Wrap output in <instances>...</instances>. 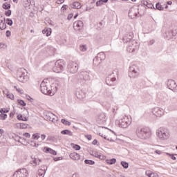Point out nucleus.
<instances>
[{"label":"nucleus","mask_w":177,"mask_h":177,"mask_svg":"<svg viewBox=\"0 0 177 177\" xmlns=\"http://www.w3.org/2000/svg\"><path fill=\"white\" fill-rule=\"evenodd\" d=\"M133 32L126 33L123 37L124 44H128V42H129L127 48V52H129V53L135 52V50L139 48V46H136L138 45L136 41L133 40Z\"/></svg>","instance_id":"nucleus-1"},{"label":"nucleus","mask_w":177,"mask_h":177,"mask_svg":"<svg viewBox=\"0 0 177 177\" xmlns=\"http://www.w3.org/2000/svg\"><path fill=\"white\" fill-rule=\"evenodd\" d=\"M136 133L140 139L146 140L151 136V132L148 127H138Z\"/></svg>","instance_id":"nucleus-2"},{"label":"nucleus","mask_w":177,"mask_h":177,"mask_svg":"<svg viewBox=\"0 0 177 177\" xmlns=\"http://www.w3.org/2000/svg\"><path fill=\"white\" fill-rule=\"evenodd\" d=\"M132 124V118L131 116L124 115L120 120H115V124L120 128H128Z\"/></svg>","instance_id":"nucleus-3"},{"label":"nucleus","mask_w":177,"mask_h":177,"mask_svg":"<svg viewBox=\"0 0 177 177\" xmlns=\"http://www.w3.org/2000/svg\"><path fill=\"white\" fill-rule=\"evenodd\" d=\"M40 90L44 95H48L49 96H53V95H55V92L52 91L50 84L45 80L41 82L40 84Z\"/></svg>","instance_id":"nucleus-4"},{"label":"nucleus","mask_w":177,"mask_h":177,"mask_svg":"<svg viewBox=\"0 0 177 177\" xmlns=\"http://www.w3.org/2000/svg\"><path fill=\"white\" fill-rule=\"evenodd\" d=\"M17 79L19 82H27L28 81V75H27V70L25 68H19L17 73Z\"/></svg>","instance_id":"nucleus-5"},{"label":"nucleus","mask_w":177,"mask_h":177,"mask_svg":"<svg viewBox=\"0 0 177 177\" xmlns=\"http://www.w3.org/2000/svg\"><path fill=\"white\" fill-rule=\"evenodd\" d=\"M156 136L161 140H165L169 138V130L164 127H160L156 131Z\"/></svg>","instance_id":"nucleus-6"},{"label":"nucleus","mask_w":177,"mask_h":177,"mask_svg":"<svg viewBox=\"0 0 177 177\" xmlns=\"http://www.w3.org/2000/svg\"><path fill=\"white\" fill-rule=\"evenodd\" d=\"M66 68V62L63 59H58L55 62L53 68L54 73H62Z\"/></svg>","instance_id":"nucleus-7"},{"label":"nucleus","mask_w":177,"mask_h":177,"mask_svg":"<svg viewBox=\"0 0 177 177\" xmlns=\"http://www.w3.org/2000/svg\"><path fill=\"white\" fill-rule=\"evenodd\" d=\"M129 77L130 78H138L139 77V67L136 65H131L129 68Z\"/></svg>","instance_id":"nucleus-8"},{"label":"nucleus","mask_w":177,"mask_h":177,"mask_svg":"<svg viewBox=\"0 0 177 177\" xmlns=\"http://www.w3.org/2000/svg\"><path fill=\"white\" fill-rule=\"evenodd\" d=\"M79 80L82 82L83 84H85V82H88L89 80H91V77H89V72L86 71H82L78 73Z\"/></svg>","instance_id":"nucleus-9"},{"label":"nucleus","mask_w":177,"mask_h":177,"mask_svg":"<svg viewBox=\"0 0 177 177\" xmlns=\"http://www.w3.org/2000/svg\"><path fill=\"white\" fill-rule=\"evenodd\" d=\"M165 85L167 86V88H168V89H170V91H172L173 92H176L177 84L175 80L169 79L165 82Z\"/></svg>","instance_id":"nucleus-10"},{"label":"nucleus","mask_w":177,"mask_h":177,"mask_svg":"<svg viewBox=\"0 0 177 177\" xmlns=\"http://www.w3.org/2000/svg\"><path fill=\"white\" fill-rule=\"evenodd\" d=\"M68 71L71 74H75L77 71H78V64L77 62H74L71 61L68 64Z\"/></svg>","instance_id":"nucleus-11"},{"label":"nucleus","mask_w":177,"mask_h":177,"mask_svg":"<svg viewBox=\"0 0 177 177\" xmlns=\"http://www.w3.org/2000/svg\"><path fill=\"white\" fill-rule=\"evenodd\" d=\"M28 176V171L26 168L19 169L14 174L13 177H27Z\"/></svg>","instance_id":"nucleus-12"},{"label":"nucleus","mask_w":177,"mask_h":177,"mask_svg":"<svg viewBox=\"0 0 177 177\" xmlns=\"http://www.w3.org/2000/svg\"><path fill=\"white\" fill-rule=\"evenodd\" d=\"M139 14V9L132 7L129 10V17H131V19H135L136 17H138V15Z\"/></svg>","instance_id":"nucleus-13"},{"label":"nucleus","mask_w":177,"mask_h":177,"mask_svg":"<svg viewBox=\"0 0 177 177\" xmlns=\"http://www.w3.org/2000/svg\"><path fill=\"white\" fill-rule=\"evenodd\" d=\"M152 114L156 117H162L164 115V109L156 107L152 109Z\"/></svg>","instance_id":"nucleus-14"},{"label":"nucleus","mask_w":177,"mask_h":177,"mask_svg":"<svg viewBox=\"0 0 177 177\" xmlns=\"http://www.w3.org/2000/svg\"><path fill=\"white\" fill-rule=\"evenodd\" d=\"M107 120V118H106V113H100L97 118V122L100 124V125H103V124H106V121Z\"/></svg>","instance_id":"nucleus-15"},{"label":"nucleus","mask_w":177,"mask_h":177,"mask_svg":"<svg viewBox=\"0 0 177 177\" xmlns=\"http://www.w3.org/2000/svg\"><path fill=\"white\" fill-rule=\"evenodd\" d=\"M44 119L48 120V121H52V122H55L56 120L55 119V114L52 112H45L44 113Z\"/></svg>","instance_id":"nucleus-16"},{"label":"nucleus","mask_w":177,"mask_h":177,"mask_svg":"<svg viewBox=\"0 0 177 177\" xmlns=\"http://www.w3.org/2000/svg\"><path fill=\"white\" fill-rule=\"evenodd\" d=\"M117 80L115 77L113 76V75H109L105 79V82L106 85H109V86H113V82Z\"/></svg>","instance_id":"nucleus-17"},{"label":"nucleus","mask_w":177,"mask_h":177,"mask_svg":"<svg viewBox=\"0 0 177 177\" xmlns=\"http://www.w3.org/2000/svg\"><path fill=\"white\" fill-rule=\"evenodd\" d=\"M82 27H84V22L82 21H77L73 23V28L76 31H80Z\"/></svg>","instance_id":"nucleus-18"},{"label":"nucleus","mask_w":177,"mask_h":177,"mask_svg":"<svg viewBox=\"0 0 177 177\" xmlns=\"http://www.w3.org/2000/svg\"><path fill=\"white\" fill-rule=\"evenodd\" d=\"M70 158L71 160H73L74 161H78L79 160H81V155H80L77 152H73L69 155Z\"/></svg>","instance_id":"nucleus-19"},{"label":"nucleus","mask_w":177,"mask_h":177,"mask_svg":"<svg viewBox=\"0 0 177 177\" xmlns=\"http://www.w3.org/2000/svg\"><path fill=\"white\" fill-rule=\"evenodd\" d=\"M23 5L24 8H28V6H34L35 1L34 0H24Z\"/></svg>","instance_id":"nucleus-20"},{"label":"nucleus","mask_w":177,"mask_h":177,"mask_svg":"<svg viewBox=\"0 0 177 177\" xmlns=\"http://www.w3.org/2000/svg\"><path fill=\"white\" fill-rule=\"evenodd\" d=\"M44 153H49V154H52L53 156H56V154H57V152H56V151L48 147H44Z\"/></svg>","instance_id":"nucleus-21"},{"label":"nucleus","mask_w":177,"mask_h":177,"mask_svg":"<svg viewBox=\"0 0 177 177\" xmlns=\"http://www.w3.org/2000/svg\"><path fill=\"white\" fill-rule=\"evenodd\" d=\"M48 169V167L46 166L42 167L41 169L38 171V175L39 176H45V174H46V171Z\"/></svg>","instance_id":"nucleus-22"},{"label":"nucleus","mask_w":177,"mask_h":177,"mask_svg":"<svg viewBox=\"0 0 177 177\" xmlns=\"http://www.w3.org/2000/svg\"><path fill=\"white\" fill-rule=\"evenodd\" d=\"M76 96L77 99H80L81 100L84 99V97H85V93H84V91H82V90L78 89L76 91Z\"/></svg>","instance_id":"nucleus-23"},{"label":"nucleus","mask_w":177,"mask_h":177,"mask_svg":"<svg viewBox=\"0 0 177 177\" xmlns=\"http://www.w3.org/2000/svg\"><path fill=\"white\" fill-rule=\"evenodd\" d=\"M165 35L167 39H172V38L176 35V33L174 32L172 30H169L165 32Z\"/></svg>","instance_id":"nucleus-24"},{"label":"nucleus","mask_w":177,"mask_h":177,"mask_svg":"<svg viewBox=\"0 0 177 177\" xmlns=\"http://www.w3.org/2000/svg\"><path fill=\"white\" fill-rule=\"evenodd\" d=\"M57 139H59V136H48L47 138V141L54 142V143H57Z\"/></svg>","instance_id":"nucleus-25"},{"label":"nucleus","mask_w":177,"mask_h":177,"mask_svg":"<svg viewBox=\"0 0 177 177\" xmlns=\"http://www.w3.org/2000/svg\"><path fill=\"white\" fill-rule=\"evenodd\" d=\"M71 8H72V9H81L82 8L81 3L78 1H75L72 3V5L71 6Z\"/></svg>","instance_id":"nucleus-26"},{"label":"nucleus","mask_w":177,"mask_h":177,"mask_svg":"<svg viewBox=\"0 0 177 177\" xmlns=\"http://www.w3.org/2000/svg\"><path fill=\"white\" fill-rule=\"evenodd\" d=\"M100 63H102V61L97 57H95L93 59V64L95 67H99V66H100Z\"/></svg>","instance_id":"nucleus-27"},{"label":"nucleus","mask_w":177,"mask_h":177,"mask_svg":"<svg viewBox=\"0 0 177 177\" xmlns=\"http://www.w3.org/2000/svg\"><path fill=\"white\" fill-rule=\"evenodd\" d=\"M96 57L102 62V60H104V59H106V55L104 52H100L97 55Z\"/></svg>","instance_id":"nucleus-28"},{"label":"nucleus","mask_w":177,"mask_h":177,"mask_svg":"<svg viewBox=\"0 0 177 177\" xmlns=\"http://www.w3.org/2000/svg\"><path fill=\"white\" fill-rule=\"evenodd\" d=\"M62 135H68V136H73V133L68 129L62 130L61 131Z\"/></svg>","instance_id":"nucleus-29"},{"label":"nucleus","mask_w":177,"mask_h":177,"mask_svg":"<svg viewBox=\"0 0 177 177\" xmlns=\"http://www.w3.org/2000/svg\"><path fill=\"white\" fill-rule=\"evenodd\" d=\"M31 159L32 160L31 161V164H33V167H37V165H39V162H38V159H37V158L31 156Z\"/></svg>","instance_id":"nucleus-30"},{"label":"nucleus","mask_w":177,"mask_h":177,"mask_svg":"<svg viewBox=\"0 0 177 177\" xmlns=\"http://www.w3.org/2000/svg\"><path fill=\"white\" fill-rule=\"evenodd\" d=\"M109 2V0H99L96 2L95 5L96 6H102L104 3H107Z\"/></svg>","instance_id":"nucleus-31"},{"label":"nucleus","mask_w":177,"mask_h":177,"mask_svg":"<svg viewBox=\"0 0 177 177\" xmlns=\"http://www.w3.org/2000/svg\"><path fill=\"white\" fill-rule=\"evenodd\" d=\"M43 34H46V37H49L50 34H52V29L51 28H47L46 30H42Z\"/></svg>","instance_id":"nucleus-32"},{"label":"nucleus","mask_w":177,"mask_h":177,"mask_svg":"<svg viewBox=\"0 0 177 177\" xmlns=\"http://www.w3.org/2000/svg\"><path fill=\"white\" fill-rule=\"evenodd\" d=\"M106 164H109V165H113V164H115L117 162V159L116 158H112L110 160H106Z\"/></svg>","instance_id":"nucleus-33"},{"label":"nucleus","mask_w":177,"mask_h":177,"mask_svg":"<svg viewBox=\"0 0 177 177\" xmlns=\"http://www.w3.org/2000/svg\"><path fill=\"white\" fill-rule=\"evenodd\" d=\"M120 164L124 169H128V168H129V164L125 161H121Z\"/></svg>","instance_id":"nucleus-34"},{"label":"nucleus","mask_w":177,"mask_h":177,"mask_svg":"<svg viewBox=\"0 0 177 177\" xmlns=\"http://www.w3.org/2000/svg\"><path fill=\"white\" fill-rule=\"evenodd\" d=\"M2 8H3V9L8 10L10 8V3L6 2L3 4Z\"/></svg>","instance_id":"nucleus-35"},{"label":"nucleus","mask_w":177,"mask_h":177,"mask_svg":"<svg viewBox=\"0 0 177 177\" xmlns=\"http://www.w3.org/2000/svg\"><path fill=\"white\" fill-rule=\"evenodd\" d=\"M18 128H20V129H26V128H28V124L26 123H21L20 126H17Z\"/></svg>","instance_id":"nucleus-36"},{"label":"nucleus","mask_w":177,"mask_h":177,"mask_svg":"<svg viewBox=\"0 0 177 177\" xmlns=\"http://www.w3.org/2000/svg\"><path fill=\"white\" fill-rule=\"evenodd\" d=\"M17 118L19 121H27V118H23V115L21 114L17 115Z\"/></svg>","instance_id":"nucleus-37"},{"label":"nucleus","mask_w":177,"mask_h":177,"mask_svg":"<svg viewBox=\"0 0 177 177\" xmlns=\"http://www.w3.org/2000/svg\"><path fill=\"white\" fill-rule=\"evenodd\" d=\"M84 163L85 164H87L88 165H95V161L92 160H88V159H86L84 160Z\"/></svg>","instance_id":"nucleus-38"},{"label":"nucleus","mask_w":177,"mask_h":177,"mask_svg":"<svg viewBox=\"0 0 177 177\" xmlns=\"http://www.w3.org/2000/svg\"><path fill=\"white\" fill-rule=\"evenodd\" d=\"M6 143V138H5V136L0 134V144Z\"/></svg>","instance_id":"nucleus-39"},{"label":"nucleus","mask_w":177,"mask_h":177,"mask_svg":"<svg viewBox=\"0 0 177 177\" xmlns=\"http://www.w3.org/2000/svg\"><path fill=\"white\" fill-rule=\"evenodd\" d=\"M156 9H157L158 10H164V8L160 3H157L156 4Z\"/></svg>","instance_id":"nucleus-40"},{"label":"nucleus","mask_w":177,"mask_h":177,"mask_svg":"<svg viewBox=\"0 0 177 177\" xmlns=\"http://www.w3.org/2000/svg\"><path fill=\"white\" fill-rule=\"evenodd\" d=\"M32 139H34V140H38L39 139V133L32 134Z\"/></svg>","instance_id":"nucleus-41"},{"label":"nucleus","mask_w":177,"mask_h":177,"mask_svg":"<svg viewBox=\"0 0 177 177\" xmlns=\"http://www.w3.org/2000/svg\"><path fill=\"white\" fill-rule=\"evenodd\" d=\"M61 122H62V124H64V125H68V127L71 125V123L66 119H62Z\"/></svg>","instance_id":"nucleus-42"},{"label":"nucleus","mask_w":177,"mask_h":177,"mask_svg":"<svg viewBox=\"0 0 177 177\" xmlns=\"http://www.w3.org/2000/svg\"><path fill=\"white\" fill-rule=\"evenodd\" d=\"M71 145L72 146L73 149H74L75 150H81V146L72 143Z\"/></svg>","instance_id":"nucleus-43"},{"label":"nucleus","mask_w":177,"mask_h":177,"mask_svg":"<svg viewBox=\"0 0 177 177\" xmlns=\"http://www.w3.org/2000/svg\"><path fill=\"white\" fill-rule=\"evenodd\" d=\"M15 142H19V143H21V141H20V139H22L21 137L19 136H15L14 138ZM23 140H26V139L23 138Z\"/></svg>","instance_id":"nucleus-44"},{"label":"nucleus","mask_w":177,"mask_h":177,"mask_svg":"<svg viewBox=\"0 0 177 177\" xmlns=\"http://www.w3.org/2000/svg\"><path fill=\"white\" fill-rule=\"evenodd\" d=\"M6 23L8 24V26H13V21L9 18L6 19Z\"/></svg>","instance_id":"nucleus-45"},{"label":"nucleus","mask_w":177,"mask_h":177,"mask_svg":"<svg viewBox=\"0 0 177 177\" xmlns=\"http://www.w3.org/2000/svg\"><path fill=\"white\" fill-rule=\"evenodd\" d=\"M17 102L19 103V104H20L21 106H27V104L26 103V102H24V100H17Z\"/></svg>","instance_id":"nucleus-46"},{"label":"nucleus","mask_w":177,"mask_h":177,"mask_svg":"<svg viewBox=\"0 0 177 177\" xmlns=\"http://www.w3.org/2000/svg\"><path fill=\"white\" fill-rule=\"evenodd\" d=\"M167 156H168L169 157H170V158L171 160H176V157H175V154H172V153H166Z\"/></svg>","instance_id":"nucleus-47"},{"label":"nucleus","mask_w":177,"mask_h":177,"mask_svg":"<svg viewBox=\"0 0 177 177\" xmlns=\"http://www.w3.org/2000/svg\"><path fill=\"white\" fill-rule=\"evenodd\" d=\"M6 28V22L0 24V30H5Z\"/></svg>","instance_id":"nucleus-48"},{"label":"nucleus","mask_w":177,"mask_h":177,"mask_svg":"<svg viewBox=\"0 0 177 177\" xmlns=\"http://www.w3.org/2000/svg\"><path fill=\"white\" fill-rule=\"evenodd\" d=\"M0 113H1V114H6V113H9V109H1Z\"/></svg>","instance_id":"nucleus-49"},{"label":"nucleus","mask_w":177,"mask_h":177,"mask_svg":"<svg viewBox=\"0 0 177 177\" xmlns=\"http://www.w3.org/2000/svg\"><path fill=\"white\" fill-rule=\"evenodd\" d=\"M5 17L3 15H0V24H2V23H5Z\"/></svg>","instance_id":"nucleus-50"},{"label":"nucleus","mask_w":177,"mask_h":177,"mask_svg":"<svg viewBox=\"0 0 177 177\" xmlns=\"http://www.w3.org/2000/svg\"><path fill=\"white\" fill-rule=\"evenodd\" d=\"M0 117L1 120H6V118H8V115L6 113H1Z\"/></svg>","instance_id":"nucleus-51"},{"label":"nucleus","mask_w":177,"mask_h":177,"mask_svg":"<svg viewBox=\"0 0 177 177\" xmlns=\"http://www.w3.org/2000/svg\"><path fill=\"white\" fill-rule=\"evenodd\" d=\"M5 15L8 17H10L12 15V10L8 9L7 11L5 12Z\"/></svg>","instance_id":"nucleus-52"},{"label":"nucleus","mask_w":177,"mask_h":177,"mask_svg":"<svg viewBox=\"0 0 177 177\" xmlns=\"http://www.w3.org/2000/svg\"><path fill=\"white\" fill-rule=\"evenodd\" d=\"M80 50L82 52H85L86 50V45L80 46Z\"/></svg>","instance_id":"nucleus-53"},{"label":"nucleus","mask_w":177,"mask_h":177,"mask_svg":"<svg viewBox=\"0 0 177 177\" xmlns=\"http://www.w3.org/2000/svg\"><path fill=\"white\" fill-rule=\"evenodd\" d=\"M7 97H8V99H11V100H13L15 99V95L12 93H10L7 95Z\"/></svg>","instance_id":"nucleus-54"},{"label":"nucleus","mask_w":177,"mask_h":177,"mask_svg":"<svg viewBox=\"0 0 177 177\" xmlns=\"http://www.w3.org/2000/svg\"><path fill=\"white\" fill-rule=\"evenodd\" d=\"M15 89H16V91L17 92H19V93H23V89L20 88H17V86H14Z\"/></svg>","instance_id":"nucleus-55"},{"label":"nucleus","mask_w":177,"mask_h":177,"mask_svg":"<svg viewBox=\"0 0 177 177\" xmlns=\"http://www.w3.org/2000/svg\"><path fill=\"white\" fill-rule=\"evenodd\" d=\"M85 138L88 140H92V136L91 135H85Z\"/></svg>","instance_id":"nucleus-56"},{"label":"nucleus","mask_w":177,"mask_h":177,"mask_svg":"<svg viewBox=\"0 0 177 177\" xmlns=\"http://www.w3.org/2000/svg\"><path fill=\"white\" fill-rule=\"evenodd\" d=\"M23 136H25V138H31V135L30 134V133H24Z\"/></svg>","instance_id":"nucleus-57"},{"label":"nucleus","mask_w":177,"mask_h":177,"mask_svg":"<svg viewBox=\"0 0 177 177\" xmlns=\"http://www.w3.org/2000/svg\"><path fill=\"white\" fill-rule=\"evenodd\" d=\"M68 7V6L67 5L64 4V5L62 6V7L61 8V10L64 11V10H66V9H67Z\"/></svg>","instance_id":"nucleus-58"},{"label":"nucleus","mask_w":177,"mask_h":177,"mask_svg":"<svg viewBox=\"0 0 177 177\" xmlns=\"http://www.w3.org/2000/svg\"><path fill=\"white\" fill-rule=\"evenodd\" d=\"M31 146H33V147H38L39 146V144H37V142H32Z\"/></svg>","instance_id":"nucleus-59"},{"label":"nucleus","mask_w":177,"mask_h":177,"mask_svg":"<svg viewBox=\"0 0 177 177\" xmlns=\"http://www.w3.org/2000/svg\"><path fill=\"white\" fill-rule=\"evenodd\" d=\"M147 8H149V9H153V8H154V6L153 5V3H148Z\"/></svg>","instance_id":"nucleus-60"},{"label":"nucleus","mask_w":177,"mask_h":177,"mask_svg":"<svg viewBox=\"0 0 177 177\" xmlns=\"http://www.w3.org/2000/svg\"><path fill=\"white\" fill-rule=\"evenodd\" d=\"M57 3L58 5H62V3H64V0H57Z\"/></svg>","instance_id":"nucleus-61"},{"label":"nucleus","mask_w":177,"mask_h":177,"mask_svg":"<svg viewBox=\"0 0 177 177\" xmlns=\"http://www.w3.org/2000/svg\"><path fill=\"white\" fill-rule=\"evenodd\" d=\"M10 35H11V32L10 30H7L6 32V36L9 37H10Z\"/></svg>","instance_id":"nucleus-62"},{"label":"nucleus","mask_w":177,"mask_h":177,"mask_svg":"<svg viewBox=\"0 0 177 177\" xmlns=\"http://www.w3.org/2000/svg\"><path fill=\"white\" fill-rule=\"evenodd\" d=\"M74 16V14H69L68 16V20H71Z\"/></svg>","instance_id":"nucleus-63"},{"label":"nucleus","mask_w":177,"mask_h":177,"mask_svg":"<svg viewBox=\"0 0 177 177\" xmlns=\"http://www.w3.org/2000/svg\"><path fill=\"white\" fill-rule=\"evenodd\" d=\"M94 156L97 158H100L102 157V155H100L99 153H94Z\"/></svg>","instance_id":"nucleus-64"}]
</instances>
